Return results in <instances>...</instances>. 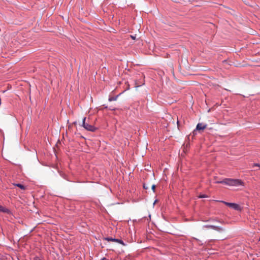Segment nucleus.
<instances>
[{
	"label": "nucleus",
	"mask_w": 260,
	"mask_h": 260,
	"mask_svg": "<svg viewBox=\"0 0 260 260\" xmlns=\"http://www.w3.org/2000/svg\"><path fill=\"white\" fill-rule=\"evenodd\" d=\"M206 228H212L215 230H216L219 232H221L223 231V229L221 228L216 226L214 225H206L205 226Z\"/></svg>",
	"instance_id": "39448f33"
},
{
	"label": "nucleus",
	"mask_w": 260,
	"mask_h": 260,
	"mask_svg": "<svg viewBox=\"0 0 260 260\" xmlns=\"http://www.w3.org/2000/svg\"><path fill=\"white\" fill-rule=\"evenodd\" d=\"M131 37L133 39V40H135L136 37L135 36H131Z\"/></svg>",
	"instance_id": "ddd939ff"
},
{
	"label": "nucleus",
	"mask_w": 260,
	"mask_h": 260,
	"mask_svg": "<svg viewBox=\"0 0 260 260\" xmlns=\"http://www.w3.org/2000/svg\"><path fill=\"white\" fill-rule=\"evenodd\" d=\"M105 239L108 241L116 242H118L123 245H125V244L123 243V242L121 240H120V239H114V238H106Z\"/></svg>",
	"instance_id": "20e7f679"
},
{
	"label": "nucleus",
	"mask_w": 260,
	"mask_h": 260,
	"mask_svg": "<svg viewBox=\"0 0 260 260\" xmlns=\"http://www.w3.org/2000/svg\"><path fill=\"white\" fill-rule=\"evenodd\" d=\"M207 196H206V195H204H204H200L199 197V198H207Z\"/></svg>",
	"instance_id": "9d476101"
},
{
	"label": "nucleus",
	"mask_w": 260,
	"mask_h": 260,
	"mask_svg": "<svg viewBox=\"0 0 260 260\" xmlns=\"http://www.w3.org/2000/svg\"><path fill=\"white\" fill-rule=\"evenodd\" d=\"M155 185H153L152 186V190H153L154 192L155 191Z\"/></svg>",
	"instance_id": "f8f14e48"
},
{
	"label": "nucleus",
	"mask_w": 260,
	"mask_h": 260,
	"mask_svg": "<svg viewBox=\"0 0 260 260\" xmlns=\"http://www.w3.org/2000/svg\"><path fill=\"white\" fill-rule=\"evenodd\" d=\"M206 127V125H203L202 123H198L197 125L196 129L198 130H203Z\"/></svg>",
	"instance_id": "423d86ee"
},
{
	"label": "nucleus",
	"mask_w": 260,
	"mask_h": 260,
	"mask_svg": "<svg viewBox=\"0 0 260 260\" xmlns=\"http://www.w3.org/2000/svg\"><path fill=\"white\" fill-rule=\"evenodd\" d=\"M0 212L3 213H9L10 212L9 210L1 205H0Z\"/></svg>",
	"instance_id": "0eeeda50"
},
{
	"label": "nucleus",
	"mask_w": 260,
	"mask_h": 260,
	"mask_svg": "<svg viewBox=\"0 0 260 260\" xmlns=\"http://www.w3.org/2000/svg\"><path fill=\"white\" fill-rule=\"evenodd\" d=\"M216 183H222L230 186H238L243 185V182L241 180L225 178L222 181H217Z\"/></svg>",
	"instance_id": "f257e3e1"
},
{
	"label": "nucleus",
	"mask_w": 260,
	"mask_h": 260,
	"mask_svg": "<svg viewBox=\"0 0 260 260\" xmlns=\"http://www.w3.org/2000/svg\"><path fill=\"white\" fill-rule=\"evenodd\" d=\"M222 203L224 204L225 205L229 206V207L234 209L237 211H241L242 208L241 207L237 204L235 203H229L224 201H221Z\"/></svg>",
	"instance_id": "7ed1b4c3"
},
{
	"label": "nucleus",
	"mask_w": 260,
	"mask_h": 260,
	"mask_svg": "<svg viewBox=\"0 0 260 260\" xmlns=\"http://www.w3.org/2000/svg\"><path fill=\"white\" fill-rule=\"evenodd\" d=\"M144 187L145 188H146V186H145V185H144Z\"/></svg>",
	"instance_id": "2eb2a0df"
},
{
	"label": "nucleus",
	"mask_w": 260,
	"mask_h": 260,
	"mask_svg": "<svg viewBox=\"0 0 260 260\" xmlns=\"http://www.w3.org/2000/svg\"><path fill=\"white\" fill-rule=\"evenodd\" d=\"M82 125L84 128L89 131L94 132L96 129L92 125L89 124L88 123L86 122V117H84L83 119Z\"/></svg>",
	"instance_id": "f03ea898"
},
{
	"label": "nucleus",
	"mask_w": 260,
	"mask_h": 260,
	"mask_svg": "<svg viewBox=\"0 0 260 260\" xmlns=\"http://www.w3.org/2000/svg\"><path fill=\"white\" fill-rule=\"evenodd\" d=\"M143 84H144V82H141L140 84L138 83L137 82H136V87H139V86H140L141 85H143Z\"/></svg>",
	"instance_id": "1a4fd4ad"
},
{
	"label": "nucleus",
	"mask_w": 260,
	"mask_h": 260,
	"mask_svg": "<svg viewBox=\"0 0 260 260\" xmlns=\"http://www.w3.org/2000/svg\"><path fill=\"white\" fill-rule=\"evenodd\" d=\"M144 187L145 188H146V186H145V185H144Z\"/></svg>",
	"instance_id": "4468645a"
},
{
	"label": "nucleus",
	"mask_w": 260,
	"mask_h": 260,
	"mask_svg": "<svg viewBox=\"0 0 260 260\" xmlns=\"http://www.w3.org/2000/svg\"><path fill=\"white\" fill-rule=\"evenodd\" d=\"M109 100L110 101H113V100H116V98H109Z\"/></svg>",
	"instance_id": "9b49d317"
},
{
	"label": "nucleus",
	"mask_w": 260,
	"mask_h": 260,
	"mask_svg": "<svg viewBox=\"0 0 260 260\" xmlns=\"http://www.w3.org/2000/svg\"><path fill=\"white\" fill-rule=\"evenodd\" d=\"M15 185L19 187V188H20L22 189H25V187L21 184H15Z\"/></svg>",
	"instance_id": "6e6552de"
}]
</instances>
